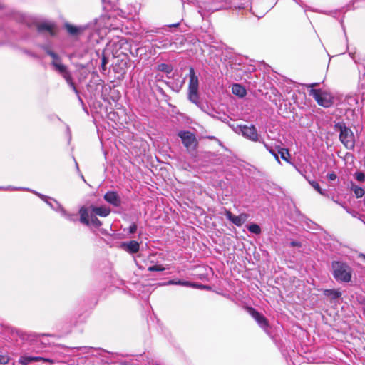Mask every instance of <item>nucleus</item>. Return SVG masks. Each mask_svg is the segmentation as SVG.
Returning a JSON list of instances; mask_svg holds the SVG:
<instances>
[{
	"label": "nucleus",
	"mask_w": 365,
	"mask_h": 365,
	"mask_svg": "<svg viewBox=\"0 0 365 365\" xmlns=\"http://www.w3.org/2000/svg\"><path fill=\"white\" fill-rule=\"evenodd\" d=\"M247 230L252 232L257 235H259L261 233V228L257 224H251L247 227Z\"/></svg>",
	"instance_id": "5701e85b"
},
{
	"label": "nucleus",
	"mask_w": 365,
	"mask_h": 365,
	"mask_svg": "<svg viewBox=\"0 0 365 365\" xmlns=\"http://www.w3.org/2000/svg\"><path fill=\"white\" fill-rule=\"evenodd\" d=\"M359 257L365 262V255L364 254H362L361 253Z\"/></svg>",
	"instance_id": "ea45409f"
},
{
	"label": "nucleus",
	"mask_w": 365,
	"mask_h": 365,
	"mask_svg": "<svg viewBox=\"0 0 365 365\" xmlns=\"http://www.w3.org/2000/svg\"><path fill=\"white\" fill-rule=\"evenodd\" d=\"M52 65L55 68L56 71H57L60 74H61L63 78L66 80V83L69 85L72 90L77 93L78 90L73 81L71 73L68 70L67 66L61 63L60 61H53Z\"/></svg>",
	"instance_id": "0eeeda50"
},
{
	"label": "nucleus",
	"mask_w": 365,
	"mask_h": 365,
	"mask_svg": "<svg viewBox=\"0 0 365 365\" xmlns=\"http://www.w3.org/2000/svg\"><path fill=\"white\" fill-rule=\"evenodd\" d=\"M50 56H52L53 58H58V56L53 52L50 53Z\"/></svg>",
	"instance_id": "58836bf2"
},
{
	"label": "nucleus",
	"mask_w": 365,
	"mask_h": 365,
	"mask_svg": "<svg viewBox=\"0 0 365 365\" xmlns=\"http://www.w3.org/2000/svg\"><path fill=\"white\" fill-rule=\"evenodd\" d=\"M35 336L39 339V341L41 343V344L43 345V346H51V344L48 341H43L41 338H43L44 336L58 338V336L55 334H36Z\"/></svg>",
	"instance_id": "a211bd4d"
},
{
	"label": "nucleus",
	"mask_w": 365,
	"mask_h": 365,
	"mask_svg": "<svg viewBox=\"0 0 365 365\" xmlns=\"http://www.w3.org/2000/svg\"><path fill=\"white\" fill-rule=\"evenodd\" d=\"M9 361V357L7 356L0 355V364H6Z\"/></svg>",
	"instance_id": "c85d7f7f"
},
{
	"label": "nucleus",
	"mask_w": 365,
	"mask_h": 365,
	"mask_svg": "<svg viewBox=\"0 0 365 365\" xmlns=\"http://www.w3.org/2000/svg\"><path fill=\"white\" fill-rule=\"evenodd\" d=\"M41 361V356H33V361L37 362Z\"/></svg>",
	"instance_id": "c9c22d12"
},
{
	"label": "nucleus",
	"mask_w": 365,
	"mask_h": 365,
	"mask_svg": "<svg viewBox=\"0 0 365 365\" xmlns=\"http://www.w3.org/2000/svg\"><path fill=\"white\" fill-rule=\"evenodd\" d=\"M249 314L262 327H267L269 324L265 317L252 307H247Z\"/></svg>",
	"instance_id": "9b49d317"
},
{
	"label": "nucleus",
	"mask_w": 365,
	"mask_h": 365,
	"mask_svg": "<svg viewBox=\"0 0 365 365\" xmlns=\"http://www.w3.org/2000/svg\"><path fill=\"white\" fill-rule=\"evenodd\" d=\"M189 83H188V99L193 103L197 104L199 102V80L198 77L195 75L193 67L189 68Z\"/></svg>",
	"instance_id": "20e7f679"
},
{
	"label": "nucleus",
	"mask_w": 365,
	"mask_h": 365,
	"mask_svg": "<svg viewBox=\"0 0 365 365\" xmlns=\"http://www.w3.org/2000/svg\"><path fill=\"white\" fill-rule=\"evenodd\" d=\"M165 268L162 265H153L150 266L148 268L149 272H162L164 271Z\"/></svg>",
	"instance_id": "393cba45"
},
{
	"label": "nucleus",
	"mask_w": 365,
	"mask_h": 365,
	"mask_svg": "<svg viewBox=\"0 0 365 365\" xmlns=\"http://www.w3.org/2000/svg\"><path fill=\"white\" fill-rule=\"evenodd\" d=\"M79 215L80 222L85 225H92L96 227H99L102 225V222L96 217V215L88 207H81Z\"/></svg>",
	"instance_id": "39448f33"
},
{
	"label": "nucleus",
	"mask_w": 365,
	"mask_h": 365,
	"mask_svg": "<svg viewBox=\"0 0 365 365\" xmlns=\"http://www.w3.org/2000/svg\"><path fill=\"white\" fill-rule=\"evenodd\" d=\"M157 70L168 74L173 71V66L167 63H160L158 66Z\"/></svg>",
	"instance_id": "6ab92c4d"
},
{
	"label": "nucleus",
	"mask_w": 365,
	"mask_h": 365,
	"mask_svg": "<svg viewBox=\"0 0 365 365\" xmlns=\"http://www.w3.org/2000/svg\"><path fill=\"white\" fill-rule=\"evenodd\" d=\"M232 92L234 95L237 96L240 98L244 97L247 93L245 87L238 83L233 84L232 87Z\"/></svg>",
	"instance_id": "dca6fc26"
},
{
	"label": "nucleus",
	"mask_w": 365,
	"mask_h": 365,
	"mask_svg": "<svg viewBox=\"0 0 365 365\" xmlns=\"http://www.w3.org/2000/svg\"><path fill=\"white\" fill-rule=\"evenodd\" d=\"M108 58L107 57L103 54V56H102V58H101V68L103 71H106V65L108 63Z\"/></svg>",
	"instance_id": "bb28decb"
},
{
	"label": "nucleus",
	"mask_w": 365,
	"mask_h": 365,
	"mask_svg": "<svg viewBox=\"0 0 365 365\" xmlns=\"http://www.w3.org/2000/svg\"><path fill=\"white\" fill-rule=\"evenodd\" d=\"M324 294L331 299H336L341 296V292L339 289H325Z\"/></svg>",
	"instance_id": "f3484780"
},
{
	"label": "nucleus",
	"mask_w": 365,
	"mask_h": 365,
	"mask_svg": "<svg viewBox=\"0 0 365 365\" xmlns=\"http://www.w3.org/2000/svg\"><path fill=\"white\" fill-rule=\"evenodd\" d=\"M164 285H170V284H178V285H182V286H187V287H191L192 284L187 281H181V280H170L165 283L163 284Z\"/></svg>",
	"instance_id": "412c9836"
},
{
	"label": "nucleus",
	"mask_w": 365,
	"mask_h": 365,
	"mask_svg": "<svg viewBox=\"0 0 365 365\" xmlns=\"http://www.w3.org/2000/svg\"><path fill=\"white\" fill-rule=\"evenodd\" d=\"M136 231H137V225L135 223H133L129 227V232L133 234V233H135Z\"/></svg>",
	"instance_id": "c756f323"
},
{
	"label": "nucleus",
	"mask_w": 365,
	"mask_h": 365,
	"mask_svg": "<svg viewBox=\"0 0 365 365\" xmlns=\"http://www.w3.org/2000/svg\"><path fill=\"white\" fill-rule=\"evenodd\" d=\"M38 33L47 32L50 36H54L57 34V28L55 24L51 22H41L36 24Z\"/></svg>",
	"instance_id": "6e6552de"
},
{
	"label": "nucleus",
	"mask_w": 365,
	"mask_h": 365,
	"mask_svg": "<svg viewBox=\"0 0 365 365\" xmlns=\"http://www.w3.org/2000/svg\"><path fill=\"white\" fill-rule=\"evenodd\" d=\"M122 247L130 254H135L139 251L140 245L135 240H130L127 242H123Z\"/></svg>",
	"instance_id": "4468645a"
},
{
	"label": "nucleus",
	"mask_w": 365,
	"mask_h": 365,
	"mask_svg": "<svg viewBox=\"0 0 365 365\" xmlns=\"http://www.w3.org/2000/svg\"><path fill=\"white\" fill-rule=\"evenodd\" d=\"M225 215L230 221H231L237 227H240L245 222L248 220L250 217L247 213H241L240 215L236 216L227 210H225Z\"/></svg>",
	"instance_id": "1a4fd4ad"
},
{
	"label": "nucleus",
	"mask_w": 365,
	"mask_h": 365,
	"mask_svg": "<svg viewBox=\"0 0 365 365\" xmlns=\"http://www.w3.org/2000/svg\"><path fill=\"white\" fill-rule=\"evenodd\" d=\"M240 129L243 135L249 140L257 142L259 140V135L257 132V129L254 125H240Z\"/></svg>",
	"instance_id": "9d476101"
},
{
	"label": "nucleus",
	"mask_w": 365,
	"mask_h": 365,
	"mask_svg": "<svg viewBox=\"0 0 365 365\" xmlns=\"http://www.w3.org/2000/svg\"><path fill=\"white\" fill-rule=\"evenodd\" d=\"M290 245L292 247H302V243L300 242H298V241H292L290 242Z\"/></svg>",
	"instance_id": "7c9ffc66"
},
{
	"label": "nucleus",
	"mask_w": 365,
	"mask_h": 365,
	"mask_svg": "<svg viewBox=\"0 0 365 365\" xmlns=\"http://www.w3.org/2000/svg\"><path fill=\"white\" fill-rule=\"evenodd\" d=\"M351 190L354 192V195L357 198L363 197L365 194L364 190L357 185H353L351 186Z\"/></svg>",
	"instance_id": "aec40b11"
},
{
	"label": "nucleus",
	"mask_w": 365,
	"mask_h": 365,
	"mask_svg": "<svg viewBox=\"0 0 365 365\" xmlns=\"http://www.w3.org/2000/svg\"><path fill=\"white\" fill-rule=\"evenodd\" d=\"M1 8H2L1 6H0V9H1Z\"/></svg>",
	"instance_id": "a19ab883"
},
{
	"label": "nucleus",
	"mask_w": 365,
	"mask_h": 365,
	"mask_svg": "<svg viewBox=\"0 0 365 365\" xmlns=\"http://www.w3.org/2000/svg\"><path fill=\"white\" fill-rule=\"evenodd\" d=\"M319 83H311L309 85L307 86L308 88H311V89H314V88L317 86H318Z\"/></svg>",
	"instance_id": "e433bc0d"
},
{
	"label": "nucleus",
	"mask_w": 365,
	"mask_h": 365,
	"mask_svg": "<svg viewBox=\"0 0 365 365\" xmlns=\"http://www.w3.org/2000/svg\"><path fill=\"white\" fill-rule=\"evenodd\" d=\"M336 130L339 131V140L347 150H354L355 136L353 131L347 127L344 122H339L334 125Z\"/></svg>",
	"instance_id": "f257e3e1"
},
{
	"label": "nucleus",
	"mask_w": 365,
	"mask_h": 365,
	"mask_svg": "<svg viewBox=\"0 0 365 365\" xmlns=\"http://www.w3.org/2000/svg\"><path fill=\"white\" fill-rule=\"evenodd\" d=\"M180 25V21H178L177 23H174V24H168L167 25L168 27H170V28H177Z\"/></svg>",
	"instance_id": "473e14b6"
},
{
	"label": "nucleus",
	"mask_w": 365,
	"mask_h": 365,
	"mask_svg": "<svg viewBox=\"0 0 365 365\" xmlns=\"http://www.w3.org/2000/svg\"><path fill=\"white\" fill-rule=\"evenodd\" d=\"M41 361L48 362V363H51V364L53 363V360L48 359V358H44V357H41Z\"/></svg>",
	"instance_id": "72a5a7b5"
},
{
	"label": "nucleus",
	"mask_w": 365,
	"mask_h": 365,
	"mask_svg": "<svg viewBox=\"0 0 365 365\" xmlns=\"http://www.w3.org/2000/svg\"><path fill=\"white\" fill-rule=\"evenodd\" d=\"M119 43L120 44V46H129L128 43L125 39H121L119 41Z\"/></svg>",
	"instance_id": "f704fd0d"
},
{
	"label": "nucleus",
	"mask_w": 365,
	"mask_h": 365,
	"mask_svg": "<svg viewBox=\"0 0 365 365\" xmlns=\"http://www.w3.org/2000/svg\"><path fill=\"white\" fill-rule=\"evenodd\" d=\"M64 28L72 36H78L81 35L86 29L83 26H77L68 22L64 24Z\"/></svg>",
	"instance_id": "ddd939ff"
},
{
	"label": "nucleus",
	"mask_w": 365,
	"mask_h": 365,
	"mask_svg": "<svg viewBox=\"0 0 365 365\" xmlns=\"http://www.w3.org/2000/svg\"><path fill=\"white\" fill-rule=\"evenodd\" d=\"M278 153L280 155L282 160H285L286 162H289L290 154L288 149L279 148L278 149Z\"/></svg>",
	"instance_id": "4be33fe9"
},
{
	"label": "nucleus",
	"mask_w": 365,
	"mask_h": 365,
	"mask_svg": "<svg viewBox=\"0 0 365 365\" xmlns=\"http://www.w3.org/2000/svg\"><path fill=\"white\" fill-rule=\"evenodd\" d=\"M310 185L321 195H324L323 192L322 191L320 186L319 183L316 181H310Z\"/></svg>",
	"instance_id": "a878e982"
},
{
	"label": "nucleus",
	"mask_w": 365,
	"mask_h": 365,
	"mask_svg": "<svg viewBox=\"0 0 365 365\" xmlns=\"http://www.w3.org/2000/svg\"><path fill=\"white\" fill-rule=\"evenodd\" d=\"M33 361V356H22L19 359V363L21 365H28Z\"/></svg>",
	"instance_id": "b1692460"
},
{
	"label": "nucleus",
	"mask_w": 365,
	"mask_h": 365,
	"mask_svg": "<svg viewBox=\"0 0 365 365\" xmlns=\"http://www.w3.org/2000/svg\"><path fill=\"white\" fill-rule=\"evenodd\" d=\"M178 136L181 138L182 143L186 148L187 152L196 151L198 146V141L194 133L190 131H180Z\"/></svg>",
	"instance_id": "423d86ee"
},
{
	"label": "nucleus",
	"mask_w": 365,
	"mask_h": 365,
	"mask_svg": "<svg viewBox=\"0 0 365 365\" xmlns=\"http://www.w3.org/2000/svg\"><path fill=\"white\" fill-rule=\"evenodd\" d=\"M333 276L337 281L349 282L351 279V268L342 262L334 261L331 264Z\"/></svg>",
	"instance_id": "f03ea898"
},
{
	"label": "nucleus",
	"mask_w": 365,
	"mask_h": 365,
	"mask_svg": "<svg viewBox=\"0 0 365 365\" xmlns=\"http://www.w3.org/2000/svg\"><path fill=\"white\" fill-rule=\"evenodd\" d=\"M356 178L358 181L364 182L365 180V174L362 172L356 173Z\"/></svg>",
	"instance_id": "cd10ccee"
},
{
	"label": "nucleus",
	"mask_w": 365,
	"mask_h": 365,
	"mask_svg": "<svg viewBox=\"0 0 365 365\" xmlns=\"http://www.w3.org/2000/svg\"><path fill=\"white\" fill-rule=\"evenodd\" d=\"M88 208L91 210L93 212H94V214H96V215H99L101 217H106L110 212V209L106 207L91 206Z\"/></svg>",
	"instance_id": "2eb2a0df"
},
{
	"label": "nucleus",
	"mask_w": 365,
	"mask_h": 365,
	"mask_svg": "<svg viewBox=\"0 0 365 365\" xmlns=\"http://www.w3.org/2000/svg\"><path fill=\"white\" fill-rule=\"evenodd\" d=\"M329 180H334L336 179V175L334 173H331L327 175Z\"/></svg>",
	"instance_id": "2f4dec72"
},
{
	"label": "nucleus",
	"mask_w": 365,
	"mask_h": 365,
	"mask_svg": "<svg viewBox=\"0 0 365 365\" xmlns=\"http://www.w3.org/2000/svg\"><path fill=\"white\" fill-rule=\"evenodd\" d=\"M269 152L276 158V159L279 161L278 155L272 150H270Z\"/></svg>",
	"instance_id": "4c0bfd02"
},
{
	"label": "nucleus",
	"mask_w": 365,
	"mask_h": 365,
	"mask_svg": "<svg viewBox=\"0 0 365 365\" xmlns=\"http://www.w3.org/2000/svg\"><path fill=\"white\" fill-rule=\"evenodd\" d=\"M309 95L314 98L319 106L324 108H329L334 103V96L326 90L310 89Z\"/></svg>",
	"instance_id": "7ed1b4c3"
},
{
	"label": "nucleus",
	"mask_w": 365,
	"mask_h": 365,
	"mask_svg": "<svg viewBox=\"0 0 365 365\" xmlns=\"http://www.w3.org/2000/svg\"><path fill=\"white\" fill-rule=\"evenodd\" d=\"M104 200L108 203L115 207H119L121 204V200L116 192L109 191L104 195Z\"/></svg>",
	"instance_id": "f8f14e48"
}]
</instances>
